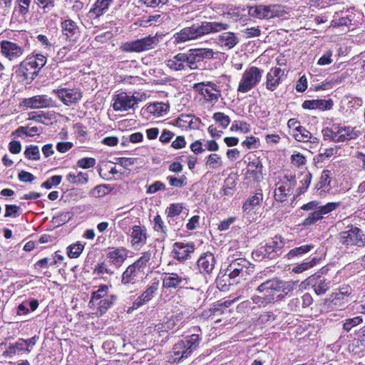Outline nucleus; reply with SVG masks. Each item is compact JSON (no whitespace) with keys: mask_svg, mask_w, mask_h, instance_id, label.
I'll return each mask as SVG.
<instances>
[{"mask_svg":"<svg viewBox=\"0 0 365 365\" xmlns=\"http://www.w3.org/2000/svg\"><path fill=\"white\" fill-rule=\"evenodd\" d=\"M113 299V297L110 296V299H105L100 300L99 303H98L99 306V309L101 312H105L108 307L110 306V304L112 303V301Z\"/></svg>","mask_w":365,"mask_h":365,"instance_id":"5fc2aeb1","label":"nucleus"},{"mask_svg":"<svg viewBox=\"0 0 365 365\" xmlns=\"http://www.w3.org/2000/svg\"><path fill=\"white\" fill-rule=\"evenodd\" d=\"M73 144L69 142L58 143L56 145V149L58 152L64 153L72 148Z\"/></svg>","mask_w":365,"mask_h":365,"instance_id":"4d7b16f0","label":"nucleus"},{"mask_svg":"<svg viewBox=\"0 0 365 365\" xmlns=\"http://www.w3.org/2000/svg\"><path fill=\"white\" fill-rule=\"evenodd\" d=\"M19 178L21 181L31 182L32 180H34V176L30 173H28L26 171H21L19 174Z\"/></svg>","mask_w":365,"mask_h":365,"instance_id":"052dcab7","label":"nucleus"},{"mask_svg":"<svg viewBox=\"0 0 365 365\" xmlns=\"http://www.w3.org/2000/svg\"><path fill=\"white\" fill-rule=\"evenodd\" d=\"M198 341V336L197 335H192L187 341H180L175 344V349H180L185 348V351H182L180 358H187L192 351V346L196 344Z\"/></svg>","mask_w":365,"mask_h":365,"instance_id":"a211bd4d","label":"nucleus"},{"mask_svg":"<svg viewBox=\"0 0 365 365\" xmlns=\"http://www.w3.org/2000/svg\"><path fill=\"white\" fill-rule=\"evenodd\" d=\"M186 55L183 53H179L175 56L173 58L168 61L167 65L171 69L175 71L185 70L186 65Z\"/></svg>","mask_w":365,"mask_h":365,"instance_id":"aec40b11","label":"nucleus"},{"mask_svg":"<svg viewBox=\"0 0 365 365\" xmlns=\"http://www.w3.org/2000/svg\"><path fill=\"white\" fill-rule=\"evenodd\" d=\"M232 279L230 274H224L217 279V287L221 291H227L230 285V279Z\"/></svg>","mask_w":365,"mask_h":365,"instance_id":"c9c22d12","label":"nucleus"},{"mask_svg":"<svg viewBox=\"0 0 365 365\" xmlns=\"http://www.w3.org/2000/svg\"><path fill=\"white\" fill-rule=\"evenodd\" d=\"M51 102V99L46 98L44 96H36L24 100L22 102L21 106L26 108H38L49 106Z\"/></svg>","mask_w":365,"mask_h":365,"instance_id":"2eb2a0df","label":"nucleus"},{"mask_svg":"<svg viewBox=\"0 0 365 365\" xmlns=\"http://www.w3.org/2000/svg\"><path fill=\"white\" fill-rule=\"evenodd\" d=\"M307 88V78L305 76H302L296 85V89L299 92H303Z\"/></svg>","mask_w":365,"mask_h":365,"instance_id":"bf43d9fd","label":"nucleus"},{"mask_svg":"<svg viewBox=\"0 0 365 365\" xmlns=\"http://www.w3.org/2000/svg\"><path fill=\"white\" fill-rule=\"evenodd\" d=\"M108 257L114 264H118L124 260L125 251L123 249L112 250L108 253Z\"/></svg>","mask_w":365,"mask_h":365,"instance_id":"cd10ccee","label":"nucleus"},{"mask_svg":"<svg viewBox=\"0 0 365 365\" xmlns=\"http://www.w3.org/2000/svg\"><path fill=\"white\" fill-rule=\"evenodd\" d=\"M342 242L345 245H356L361 246L364 244L360 230L357 227H352L348 231L344 232L341 235Z\"/></svg>","mask_w":365,"mask_h":365,"instance_id":"1a4fd4ad","label":"nucleus"},{"mask_svg":"<svg viewBox=\"0 0 365 365\" xmlns=\"http://www.w3.org/2000/svg\"><path fill=\"white\" fill-rule=\"evenodd\" d=\"M320 184L321 187L323 188L324 191L328 190L330 184V177L329 175V171L325 170L322 173L320 178Z\"/></svg>","mask_w":365,"mask_h":365,"instance_id":"37998d69","label":"nucleus"},{"mask_svg":"<svg viewBox=\"0 0 365 365\" xmlns=\"http://www.w3.org/2000/svg\"><path fill=\"white\" fill-rule=\"evenodd\" d=\"M248 262L243 259H239L232 262L227 268L230 277L234 279L239 276L240 274L245 279L248 274H250V269L247 266Z\"/></svg>","mask_w":365,"mask_h":365,"instance_id":"0eeeda50","label":"nucleus"},{"mask_svg":"<svg viewBox=\"0 0 365 365\" xmlns=\"http://www.w3.org/2000/svg\"><path fill=\"white\" fill-rule=\"evenodd\" d=\"M185 141L184 138L182 136L177 137V138L172 143V146L176 149L182 148L185 146Z\"/></svg>","mask_w":365,"mask_h":365,"instance_id":"0e129e2a","label":"nucleus"},{"mask_svg":"<svg viewBox=\"0 0 365 365\" xmlns=\"http://www.w3.org/2000/svg\"><path fill=\"white\" fill-rule=\"evenodd\" d=\"M215 259L211 252H206L197 261V265L201 272L211 273L215 267Z\"/></svg>","mask_w":365,"mask_h":365,"instance_id":"9b49d317","label":"nucleus"},{"mask_svg":"<svg viewBox=\"0 0 365 365\" xmlns=\"http://www.w3.org/2000/svg\"><path fill=\"white\" fill-rule=\"evenodd\" d=\"M107 290H108V287L106 286H103L101 288H100L97 292L93 293V297H92L90 303H91L94 305L96 304V300L106 296Z\"/></svg>","mask_w":365,"mask_h":365,"instance_id":"c03bdc74","label":"nucleus"},{"mask_svg":"<svg viewBox=\"0 0 365 365\" xmlns=\"http://www.w3.org/2000/svg\"><path fill=\"white\" fill-rule=\"evenodd\" d=\"M333 103L331 100L328 101H324V100H319V108L323 110H330L332 108Z\"/></svg>","mask_w":365,"mask_h":365,"instance_id":"680f3d73","label":"nucleus"},{"mask_svg":"<svg viewBox=\"0 0 365 365\" xmlns=\"http://www.w3.org/2000/svg\"><path fill=\"white\" fill-rule=\"evenodd\" d=\"M76 26L75 22L71 20H66L62 23V29L65 35L70 36L74 34Z\"/></svg>","mask_w":365,"mask_h":365,"instance_id":"72a5a7b5","label":"nucleus"},{"mask_svg":"<svg viewBox=\"0 0 365 365\" xmlns=\"http://www.w3.org/2000/svg\"><path fill=\"white\" fill-rule=\"evenodd\" d=\"M31 63H34V66L37 69L38 68H42L46 64V58L42 55H36L35 58L29 59Z\"/></svg>","mask_w":365,"mask_h":365,"instance_id":"de8ad7c7","label":"nucleus"},{"mask_svg":"<svg viewBox=\"0 0 365 365\" xmlns=\"http://www.w3.org/2000/svg\"><path fill=\"white\" fill-rule=\"evenodd\" d=\"M272 16H282L285 13L284 8L278 5H271Z\"/></svg>","mask_w":365,"mask_h":365,"instance_id":"603ef678","label":"nucleus"},{"mask_svg":"<svg viewBox=\"0 0 365 365\" xmlns=\"http://www.w3.org/2000/svg\"><path fill=\"white\" fill-rule=\"evenodd\" d=\"M169 106L163 103H155L147 107V110L158 117L163 115L168 110Z\"/></svg>","mask_w":365,"mask_h":365,"instance_id":"5701e85b","label":"nucleus"},{"mask_svg":"<svg viewBox=\"0 0 365 365\" xmlns=\"http://www.w3.org/2000/svg\"><path fill=\"white\" fill-rule=\"evenodd\" d=\"M220 41L224 43L229 48H231L237 43V38L233 33L225 32L220 36Z\"/></svg>","mask_w":365,"mask_h":365,"instance_id":"c756f323","label":"nucleus"},{"mask_svg":"<svg viewBox=\"0 0 365 365\" xmlns=\"http://www.w3.org/2000/svg\"><path fill=\"white\" fill-rule=\"evenodd\" d=\"M42 152L45 157L48 158L52 155L54 153V150L53 149V146L51 144L44 145L42 148Z\"/></svg>","mask_w":365,"mask_h":365,"instance_id":"338daca9","label":"nucleus"},{"mask_svg":"<svg viewBox=\"0 0 365 365\" xmlns=\"http://www.w3.org/2000/svg\"><path fill=\"white\" fill-rule=\"evenodd\" d=\"M362 322V319L359 317L348 319L344 324V329L349 331L353 327L359 324Z\"/></svg>","mask_w":365,"mask_h":365,"instance_id":"49530a36","label":"nucleus"},{"mask_svg":"<svg viewBox=\"0 0 365 365\" xmlns=\"http://www.w3.org/2000/svg\"><path fill=\"white\" fill-rule=\"evenodd\" d=\"M77 164L83 169H88L95 165L96 160L92 158H82L78 161Z\"/></svg>","mask_w":365,"mask_h":365,"instance_id":"79ce46f5","label":"nucleus"},{"mask_svg":"<svg viewBox=\"0 0 365 365\" xmlns=\"http://www.w3.org/2000/svg\"><path fill=\"white\" fill-rule=\"evenodd\" d=\"M111 0H98L95 4V7L90 11L96 16L101 15L103 11L107 9Z\"/></svg>","mask_w":365,"mask_h":365,"instance_id":"2f4dec72","label":"nucleus"},{"mask_svg":"<svg viewBox=\"0 0 365 365\" xmlns=\"http://www.w3.org/2000/svg\"><path fill=\"white\" fill-rule=\"evenodd\" d=\"M314 292L317 294H324L329 288V284L324 280L319 279L313 284Z\"/></svg>","mask_w":365,"mask_h":365,"instance_id":"e433bc0d","label":"nucleus"},{"mask_svg":"<svg viewBox=\"0 0 365 365\" xmlns=\"http://www.w3.org/2000/svg\"><path fill=\"white\" fill-rule=\"evenodd\" d=\"M155 43L154 37H146L121 45L120 49L124 52H140L150 48Z\"/></svg>","mask_w":365,"mask_h":365,"instance_id":"39448f33","label":"nucleus"},{"mask_svg":"<svg viewBox=\"0 0 365 365\" xmlns=\"http://www.w3.org/2000/svg\"><path fill=\"white\" fill-rule=\"evenodd\" d=\"M332 53L331 52L329 51L326 54H324L323 56H322L319 61L318 64L320 66H325L331 64L332 62L331 59Z\"/></svg>","mask_w":365,"mask_h":365,"instance_id":"864d4df0","label":"nucleus"},{"mask_svg":"<svg viewBox=\"0 0 365 365\" xmlns=\"http://www.w3.org/2000/svg\"><path fill=\"white\" fill-rule=\"evenodd\" d=\"M165 185L160 182H155L153 184L149 185L147 189V193L153 194L159 190L165 189Z\"/></svg>","mask_w":365,"mask_h":365,"instance_id":"09e8293b","label":"nucleus"},{"mask_svg":"<svg viewBox=\"0 0 365 365\" xmlns=\"http://www.w3.org/2000/svg\"><path fill=\"white\" fill-rule=\"evenodd\" d=\"M263 197L262 193H256L244 203L242 207L243 211L245 212H249L256 206L259 205Z\"/></svg>","mask_w":365,"mask_h":365,"instance_id":"b1692460","label":"nucleus"},{"mask_svg":"<svg viewBox=\"0 0 365 365\" xmlns=\"http://www.w3.org/2000/svg\"><path fill=\"white\" fill-rule=\"evenodd\" d=\"M310 183V175L309 174L302 175L296 179L291 178L290 179L285 177L280 182L276 185L274 192V197L277 201L283 202L286 200V197L289 195L291 189L297 186L299 189L307 187Z\"/></svg>","mask_w":365,"mask_h":365,"instance_id":"f03ea898","label":"nucleus"},{"mask_svg":"<svg viewBox=\"0 0 365 365\" xmlns=\"http://www.w3.org/2000/svg\"><path fill=\"white\" fill-rule=\"evenodd\" d=\"M182 206L179 204L171 205L170 206V207L168 208V216L172 217V216H175V215L180 214V212L182 210Z\"/></svg>","mask_w":365,"mask_h":365,"instance_id":"6e6d98bb","label":"nucleus"},{"mask_svg":"<svg viewBox=\"0 0 365 365\" xmlns=\"http://www.w3.org/2000/svg\"><path fill=\"white\" fill-rule=\"evenodd\" d=\"M139 264H140V261L138 262L137 263H135V264L130 266L127 268V269L123 274L122 281L123 282V283L126 284V283L129 282L131 275L135 271V268L137 267L140 266Z\"/></svg>","mask_w":365,"mask_h":365,"instance_id":"58836bf2","label":"nucleus"},{"mask_svg":"<svg viewBox=\"0 0 365 365\" xmlns=\"http://www.w3.org/2000/svg\"><path fill=\"white\" fill-rule=\"evenodd\" d=\"M268 246L272 247L274 251L282 249L284 246L282 237L281 236H275L272 238Z\"/></svg>","mask_w":365,"mask_h":365,"instance_id":"a19ab883","label":"nucleus"},{"mask_svg":"<svg viewBox=\"0 0 365 365\" xmlns=\"http://www.w3.org/2000/svg\"><path fill=\"white\" fill-rule=\"evenodd\" d=\"M336 203H329L325 206L321 207L317 211L314 212L312 215L305 219L304 224L309 225L314 224L316 221L322 217V215L327 214L336 207Z\"/></svg>","mask_w":365,"mask_h":365,"instance_id":"dca6fc26","label":"nucleus"},{"mask_svg":"<svg viewBox=\"0 0 365 365\" xmlns=\"http://www.w3.org/2000/svg\"><path fill=\"white\" fill-rule=\"evenodd\" d=\"M9 150L14 154L19 153L21 150V145L18 141H12L9 143Z\"/></svg>","mask_w":365,"mask_h":365,"instance_id":"e2e57ef3","label":"nucleus"},{"mask_svg":"<svg viewBox=\"0 0 365 365\" xmlns=\"http://www.w3.org/2000/svg\"><path fill=\"white\" fill-rule=\"evenodd\" d=\"M156 290V287L155 286L150 287L145 292H144L141 296L139 297L138 300L134 303V304L138 307L142 305L144 302H148L151 299L152 296L155 291Z\"/></svg>","mask_w":365,"mask_h":365,"instance_id":"7c9ffc66","label":"nucleus"},{"mask_svg":"<svg viewBox=\"0 0 365 365\" xmlns=\"http://www.w3.org/2000/svg\"><path fill=\"white\" fill-rule=\"evenodd\" d=\"M143 100V96L133 95L131 96L127 95H119L115 99L113 108L115 111L124 112L133 108L139 101Z\"/></svg>","mask_w":365,"mask_h":365,"instance_id":"20e7f679","label":"nucleus"},{"mask_svg":"<svg viewBox=\"0 0 365 365\" xmlns=\"http://www.w3.org/2000/svg\"><path fill=\"white\" fill-rule=\"evenodd\" d=\"M212 51L209 48H198L190 51L188 55H186V65L190 69H197L196 58L198 57V60H203L204 58H210L212 56Z\"/></svg>","mask_w":365,"mask_h":365,"instance_id":"423d86ee","label":"nucleus"},{"mask_svg":"<svg viewBox=\"0 0 365 365\" xmlns=\"http://www.w3.org/2000/svg\"><path fill=\"white\" fill-rule=\"evenodd\" d=\"M292 163L296 166L304 165L305 157L300 153L294 154L292 156Z\"/></svg>","mask_w":365,"mask_h":365,"instance_id":"8fccbe9b","label":"nucleus"},{"mask_svg":"<svg viewBox=\"0 0 365 365\" xmlns=\"http://www.w3.org/2000/svg\"><path fill=\"white\" fill-rule=\"evenodd\" d=\"M26 157L30 160H38L40 158V152L37 146H30L24 152Z\"/></svg>","mask_w":365,"mask_h":365,"instance_id":"f704fd0d","label":"nucleus"},{"mask_svg":"<svg viewBox=\"0 0 365 365\" xmlns=\"http://www.w3.org/2000/svg\"><path fill=\"white\" fill-rule=\"evenodd\" d=\"M195 88L200 91L201 94L207 101L215 100L219 96V92L211 86H207L202 83H197L195 85Z\"/></svg>","mask_w":365,"mask_h":365,"instance_id":"412c9836","label":"nucleus"},{"mask_svg":"<svg viewBox=\"0 0 365 365\" xmlns=\"http://www.w3.org/2000/svg\"><path fill=\"white\" fill-rule=\"evenodd\" d=\"M83 250V245L80 243H76L69 247L68 256L71 258L78 257Z\"/></svg>","mask_w":365,"mask_h":365,"instance_id":"4c0bfd02","label":"nucleus"},{"mask_svg":"<svg viewBox=\"0 0 365 365\" xmlns=\"http://www.w3.org/2000/svg\"><path fill=\"white\" fill-rule=\"evenodd\" d=\"M38 70L34 66L29 60L23 62L20 65L19 73L24 77L26 83L31 81L37 75Z\"/></svg>","mask_w":365,"mask_h":365,"instance_id":"f8f14e48","label":"nucleus"},{"mask_svg":"<svg viewBox=\"0 0 365 365\" xmlns=\"http://www.w3.org/2000/svg\"><path fill=\"white\" fill-rule=\"evenodd\" d=\"M181 281V278H180L177 274H173L164 277L163 286L166 288H175Z\"/></svg>","mask_w":365,"mask_h":365,"instance_id":"bb28decb","label":"nucleus"},{"mask_svg":"<svg viewBox=\"0 0 365 365\" xmlns=\"http://www.w3.org/2000/svg\"><path fill=\"white\" fill-rule=\"evenodd\" d=\"M58 98L66 105L76 103L81 98V93L77 90L61 89L56 91Z\"/></svg>","mask_w":365,"mask_h":365,"instance_id":"9d476101","label":"nucleus"},{"mask_svg":"<svg viewBox=\"0 0 365 365\" xmlns=\"http://www.w3.org/2000/svg\"><path fill=\"white\" fill-rule=\"evenodd\" d=\"M318 262L317 258L312 259L311 261L308 262H303L299 264H297L292 269V272L297 274L302 273V272L308 269L310 267L314 266Z\"/></svg>","mask_w":365,"mask_h":365,"instance_id":"473e14b6","label":"nucleus"},{"mask_svg":"<svg viewBox=\"0 0 365 365\" xmlns=\"http://www.w3.org/2000/svg\"><path fill=\"white\" fill-rule=\"evenodd\" d=\"M271 9V5H259L257 6L251 7L249 10V14L250 16L259 19H270L272 18Z\"/></svg>","mask_w":365,"mask_h":365,"instance_id":"6ab92c4d","label":"nucleus"},{"mask_svg":"<svg viewBox=\"0 0 365 365\" xmlns=\"http://www.w3.org/2000/svg\"><path fill=\"white\" fill-rule=\"evenodd\" d=\"M319 100L306 101L303 103L302 107L305 109L319 108Z\"/></svg>","mask_w":365,"mask_h":365,"instance_id":"13d9d810","label":"nucleus"},{"mask_svg":"<svg viewBox=\"0 0 365 365\" xmlns=\"http://www.w3.org/2000/svg\"><path fill=\"white\" fill-rule=\"evenodd\" d=\"M280 289L281 282L276 280H272L262 284L259 287L258 290L263 293V298L267 301H271L274 299L275 293L279 292Z\"/></svg>","mask_w":365,"mask_h":365,"instance_id":"6e6552de","label":"nucleus"},{"mask_svg":"<svg viewBox=\"0 0 365 365\" xmlns=\"http://www.w3.org/2000/svg\"><path fill=\"white\" fill-rule=\"evenodd\" d=\"M226 28L227 25L221 23H206L197 28L187 27L176 34L175 40L178 43H181L211 31L216 32L221 29H226Z\"/></svg>","mask_w":365,"mask_h":365,"instance_id":"f257e3e1","label":"nucleus"},{"mask_svg":"<svg viewBox=\"0 0 365 365\" xmlns=\"http://www.w3.org/2000/svg\"><path fill=\"white\" fill-rule=\"evenodd\" d=\"M312 248L313 247L312 245H308L294 248L286 255V257L288 259H292L297 257H302L304 254L309 252Z\"/></svg>","mask_w":365,"mask_h":365,"instance_id":"393cba45","label":"nucleus"},{"mask_svg":"<svg viewBox=\"0 0 365 365\" xmlns=\"http://www.w3.org/2000/svg\"><path fill=\"white\" fill-rule=\"evenodd\" d=\"M294 138L301 142L308 141L311 138V133L306 128L302 126L298 125L293 131Z\"/></svg>","mask_w":365,"mask_h":365,"instance_id":"a878e982","label":"nucleus"},{"mask_svg":"<svg viewBox=\"0 0 365 365\" xmlns=\"http://www.w3.org/2000/svg\"><path fill=\"white\" fill-rule=\"evenodd\" d=\"M261 71L256 67H252L243 74L240 83L238 91L247 92L254 87L261 78Z\"/></svg>","mask_w":365,"mask_h":365,"instance_id":"7ed1b4c3","label":"nucleus"},{"mask_svg":"<svg viewBox=\"0 0 365 365\" xmlns=\"http://www.w3.org/2000/svg\"><path fill=\"white\" fill-rule=\"evenodd\" d=\"M235 221V217H231L221 222L218 227V230L220 231L227 230L229 229L230 225Z\"/></svg>","mask_w":365,"mask_h":365,"instance_id":"3c124183","label":"nucleus"},{"mask_svg":"<svg viewBox=\"0 0 365 365\" xmlns=\"http://www.w3.org/2000/svg\"><path fill=\"white\" fill-rule=\"evenodd\" d=\"M281 73L282 71L281 68H276L272 69L267 76V88L269 90H274L279 84Z\"/></svg>","mask_w":365,"mask_h":365,"instance_id":"4be33fe9","label":"nucleus"},{"mask_svg":"<svg viewBox=\"0 0 365 365\" xmlns=\"http://www.w3.org/2000/svg\"><path fill=\"white\" fill-rule=\"evenodd\" d=\"M214 118L217 122L221 123L223 128H226L230 124V118L222 113H216L214 115Z\"/></svg>","mask_w":365,"mask_h":365,"instance_id":"a18cd8bd","label":"nucleus"},{"mask_svg":"<svg viewBox=\"0 0 365 365\" xmlns=\"http://www.w3.org/2000/svg\"><path fill=\"white\" fill-rule=\"evenodd\" d=\"M244 32L247 38L257 36L260 34V31L257 28H248Z\"/></svg>","mask_w":365,"mask_h":365,"instance_id":"69168bd1","label":"nucleus"},{"mask_svg":"<svg viewBox=\"0 0 365 365\" xmlns=\"http://www.w3.org/2000/svg\"><path fill=\"white\" fill-rule=\"evenodd\" d=\"M1 52L10 60L19 57L22 54L21 48L15 43L9 41H3L1 43Z\"/></svg>","mask_w":365,"mask_h":365,"instance_id":"4468645a","label":"nucleus"},{"mask_svg":"<svg viewBox=\"0 0 365 365\" xmlns=\"http://www.w3.org/2000/svg\"><path fill=\"white\" fill-rule=\"evenodd\" d=\"M175 257L180 260L187 259L189 255L194 251V246L192 244L176 242L173 248Z\"/></svg>","mask_w":365,"mask_h":365,"instance_id":"ddd939ff","label":"nucleus"},{"mask_svg":"<svg viewBox=\"0 0 365 365\" xmlns=\"http://www.w3.org/2000/svg\"><path fill=\"white\" fill-rule=\"evenodd\" d=\"M110 190L106 185H98L93 189L91 192L92 196L99 197L108 193Z\"/></svg>","mask_w":365,"mask_h":365,"instance_id":"ea45409f","label":"nucleus"},{"mask_svg":"<svg viewBox=\"0 0 365 365\" xmlns=\"http://www.w3.org/2000/svg\"><path fill=\"white\" fill-rule=\"evenodd\" d=\"M336 132H331L336 137V141L343 142L346 140L354 138L357 133L354 131V128L351 127L338 126Z\"/></svg>","mask_w":365,"mask_h":365,"instance_id":"f3484780","label":"nucleus"},{"mask_svg":"<svg viewBox=\"0 0 365 365\" xmlns=\"http://www.w3.org/2000/svg\"><path fill=\"white\" fill-rule=\"evenodd\" d=\"M145 235L141 227L135 226L132 232V242L133 245L140 244L145 241Z\"/></svg>","mask_w":365,"mask_h":365,"instance_id":"c85d7f7f","label":"nucleus"},{"mask_svg":"<svg viewBox=\"0 0 365 365\" xmlns=\"http://www.w3.org/2000/svg\"><path fill=\"white\" fill-rule=\"evenodd\" d=\"M173 137V133L168 130H164L160 137V140L163 143L168 142Z\"/></svg>","mask_w":365,"mask_h":365,"instance_id":"774afa93","label":"nucleus"}]
</instances>
